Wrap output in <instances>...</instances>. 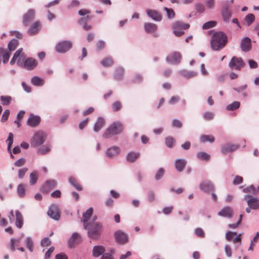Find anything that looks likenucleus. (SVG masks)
<instances>
[{"label":"nucleus","mask_w":259,"mask_h":259,"mask_svg":"<svg viewBox=\"0 0 259 259\" xmlns=\"http://www.w3.org/2000/svg\"><path fill=\"white\" fill-rule=\"evenodd\" d=\"M57 182L55 180H47L40 187V191L44 194H48L52 190L57 187Z\"/></svg>","instance_id":"9b49d317"},{"label":"nucleus","mask_w":259,"mask_h":259,"mask_svg":"<svg viewBox=\"0 0 259 259\" xmlns=\"http://www.w3.org/2000/svg\"><path fill=\"white\" fill-rule=\"evenodd\" d=\"M47 136V134L42 131L36 132L31 140V146L37 147L41 145L46 141Z\"/></svg>","instance_id":"20e7f679"},{"label":"nucleus","mask_w":259,"mask_h":259,"mask_svg":"<svg viewBox=\"0 0 259 259\" xmlns=\"http://www.w3.org/2000/svg\"><path fill=\"white\" fill-rule=\"evenodd\" d=\"M72 47V43L70 40H64L59 41L55 46L57 52L64 54L69 51Z\"/></svg>","instance_id":"423d86ee"},{"label":"nucleus","mask_w":259,"mask_h":259,"mask_svg":"<svg viewBox=\"0 0 259 259\" xmlns=\"http://www.w3.org/2000/svg\"><path fill=\"white\" fill-rule=\"evenodd\" d=\"M12 100V98L10 96H1L0 97L1 104L4 106L9 105L10 104Z\"/></svg>","instance_id":"a18cd8bd"},{"label":"nucleus","mask_w":259,"mask_h":259,"mask_svg":"<svg viewBox=\"0 0 259 259\" xmlns=\"http://www.w3.org/2000/svg\"><path fill=\"white\" fill-rule=\"evenodd\" d=\"M41 118L38 115H35L32 113L30 114L29 117L27 119V124L31 127H36L40 122Z\"/></svg>","instance_id":"412c9836"},{"label":"nucleus","mask_w":259,"mask_h":259,"mask_svg":"<svg viewBox=\"0 0 259 259\" xmlns=\"http://www.w3.org/2000/svg\"><path fill=\"white\" fill-rule=\"evenodd\" d=\"M232 14L230 10V7L227 3L224 5L222 10V16L224 21L227 22L231 17Z\"/></svg>","instance_id":"b1692460"},{"label":"nucleus","mask_w":259,"mask_h":259,"mask_svg":"<svg viewBox=\"0 0 259 259\" xmlns=\"http://www.w3.org/2000/svg\"><path fill=\"white\" fill-rule=\"evenodd\" d=\"M25 245L26 247L30 252H32L34 250V243L32 238L30 236L27 237L25 240Z\"/></svg>","instance_id":"72a5a7b5"},{"label":"nucleus","mask_w":259,"mask_h":259,"mask_svg":"<svg viewBox=\"0 0 259 259\" xmlns=\"http://www.w3.org/2000/svg\"><path fill=\"white\" fill-rule=\"evenodd\" d=\"M195 9L196 11L200 13H202L205 11V7L201 3H197L195 5Z\"/></svg>","instance_id":"69168bd1"},{"label":"nucleus","mask_w":259,"mask_h":259,"mask_svg":"<svg viewBox=\"0 0 259 259\" xmlns=\"http://www.w3.org/2000/svg\"><path fill=\"white\" fill-rule=\"evenodd\" d=\"M29 183L31 185L35 184L38 180V175L37 172L33 171L30 174L29 176Z\"/></svg>","instance_id":"de8ad7c7"},{"label":"nucleus","mask_w":259,"mask_h":259,"mask_svg":"<svg viewBox=\"0 0 259 259\" xmlns=\"http://www.w3.org/2000/svg\"><path fill=\"white\" fill-rule=\"evenodd\" d=\"M241 105L240 102L239 101H234L231 104H228L226 107L227 111H233L239 108Z\"/></svg>","instance_id":"f704fd0d"},{"label":"nucleus","mask_w":259,"mask_h":259,"mask_svg":"<svg viewBox=\"0 0 259 259\" xmlns=\"http://www.w3.org/2000/svg\"><path fill=\"white\" fill-rule=\"evenodd\" d=\"M68 182L69 184L77 191H80L82 190V187L77 183V181L74 178L72 177H69L68 178Z\"/></svg>","instance_id":"4c0bfd02"},{"label":"nucleus","mask_w":259,"mask_h":259,"mask_svg":"<svg viewBox=\"0 0 259 259\" xmlns=\"http://www.w3.org/2000/svg\"><path fill=\"white\" fill-rule=\"evenodd\" d=\"M10 114V111L9 109H6L4 111L2 114V117L1 119L2 122H5L8 119Z\"/></svg>","instance_id":"bf43d9fd"},{"label":"nucleus","mask_w":259,"mask_h":259,"mask_svg":"<svg viewBox=\"0 0 259 259\" xmlns=\"http://www.w3.org/2000/svg\"><path fill=\"white\" fill-rule=\"evenodd\" d=\"M217 24V22L214 21H209L205 23L202 25L203 29H208L214 27Z\"/></svg>","instance_id":"3c124183"},{"label":"nucleus","mask_w":259,"mask_h":259,"mask_svg":"<svg viewBox=\"0 0 259 259\" xmlns=\"http://www.w3.org/2000/svg\"><path fill=\"white\" fill-rule=\"evenodd\" d=\"M55 248L54 246L50 247L48 250L46 252L45 254L44 259H49L51 256L52 253L54 251Z\"/></svg>","instance_id":"774afa93"},{"label":"nucleus","mask_w":259,"mask_h":259,"mask_svg":"<svg viewBox=\"0 0 259 259\" xmlns=\"http://www.w3.org/2000/svg\"><path fill=\"white\" fill-rule=\"evenodd\" d=\"M102 229V224L99 222H96L92 225V223H90L87 227V229H85L87 231L88 236L92 239H98L100 235Z\"/></svg>","instance_id":"7ed1b4c3"},{"label":"nucleus","mask_w":259,"mask_h":259,"mask_svg":"<svg viewBox=\"0 0 259 259\" xmlns=\"http://www.w3.org/2000/svg\"><path fill=\"white\" fill-rule=\"evenodd\" d=\"M239 147L240 145L239 144H233L228 143L221 146V151L223 154H226L238 150Z\"/></svg>","instance_id":"2eb2a0df"},{"label":"nucleus","mask_w":259,"mask_h":259,"mask_svg":"<svg viewBox=\"0 0 259 259\" xmlns=\"http://www.w3.org/2000/svg\"><path fill=\"white\" fill-rule=\"evenodd\" d=\"M120 153V149L117 146H113L108 148L105 152L106 156L108 158H113Z\"/></svg>","instance_id":"4be33fe9"},{"label":"nucleus","mask_w":259,"mask_h":259,"mask_svg":"<svg viewBox=\"0 0 259 259\" xmlns=\"http://www.w3.org/2000/svg\"><path fill=\"white\" fill-rule=\"evenodd\" d=\"M237 235V232L228 231L225 235V238L228 241H232L234 236Z\"/></svg>","instance_id":"5fc2aeb1"},{"label":"nucleus","mask_w":259,"mask_h":259,"mask_svg":"<svg viewBox=\"0 0 259 259\" xmlns=\"http://www.w3.org/2000/svg\"><path fill=\"white\" fill-rule=\"evenodd\" d=\"M228 37L225 33L218 31L213 33L210 40L211 49L214 51L223 49L227 44Z\"/></svg>","instance_id":"f257e3e1"},{"label":"nucleus","mask_w":259,"mask_h":259,"mask_svg":"<svg viewBox=\"0 0 259 259\" xmlns=\"http://www.w3.org/2000/svg\"><path fill=\"white\" fill-rule=\"evenodd\" d=\"M190 27V25L188 24H184L181 21H176L175 22L172 26V28L174 29H182L184 30L188 29Z\"/></svg>","instance_id":"c9c22d12"},{"label":"nucleus","mask_w":259,"mask_h":259,"mask_svg":"<svg viewBox=\"0 0 259 259\" xmlns=\"http://www.w3.org/2000/svg\"><path fill=\"white\" fill-rule=\"evenodd\" d=\"M187 164V160L185 159H177L174 162L175 167L178 172H181L183 171Z\"/></svg>","instance_id":"5701e85b"},{"label":"nucleus","mask_w":259,"mask_h":259,"mask_svg":"<svg viewBox=\"0 0 259 259\" xmlns=\"http://www.w3.org/2000/svg\"><path fill=\"white\" fill-rule=\"evenodd\" d=\"M6 142L7 143L8 146H12L14 142V135L12 133H10L9 134L8 138Z\"/></svg>","instance_id":"0e129e2a"},{"label":"nucleus","mask_w":259,"mask_h":259,"mask_svg":"<svg viewBox=\"0 0 259 259\" xmlns=\"http://www.w3.org/2000/svg\"><path fill=\"white\" fill-rule=\"evenodd\" d=\"M123 125L120 121L112 122L105 131L103 137L109 139L113 136L118 135L123 133Z\"/></svg>","instance_id":"f03ea898"},{"label":"nucleus","mask_w":259,"mask_h":259,"mask_svg":"<svg viewBox=\"0 0 259 259\" xmlns=\"http://www.w3.org/2000/svg\"><path fill=\"white\" fill-rule=\"evenodd\" d=\"M21 240V238H11L10 240V248L12 251L16 250V246H17Z\"/></svg>","instance_id":"79ce46f5"},{"label":"nucleus","mask_w":259,"mask_h":259,"mask_svg":"<svg viewBox=\"0 0 259 259\" xmlns=\"http://www.w3.org/2000/svg\"><path fill=\"white\" fill-rule=\"evenodd\" d=\"M19 44L18 40L17 39L13 38L11 39L8 44V50L11 52L16 49Z\"/></svg>","instance_id":"c03bdc74"},{"label":"nucleus","mask_w":259,"mask_h":259,"mask_svg":"<svg viewBox=\"0 0 259 259\" xmlns=\"http://www.w3.org/2000/svg\"><path fill=\"white\" fill-rule=\"evenodd\" d=\"M240 48L244 52H248L252 49L251 40L249 37L243 38L240 42Z\"/></svg>","instance_id":"dca6fc26"},{"label":"nucleus","mask_w":259,"mask_h":259,"mask_svg":"<svg viewBox=\"0 0 259 259\" xmlns=\"http://www.w3.org/2000/svg\"><path fill=\"white\" fill-rule=\"evenodd\" d=\"M15 225L18 229H21L23 225V217L22 213L18 210L15 211Z\"/></svg>","instance_id":"c756f323"},{"label":"nucleus","mask_w":259,"mask_h":259,"mask_svg":"<svg viewBox=\"0 0 259 259\" xmlns=\"http://www.w3.org/2000/svg\"><path fill=\"white\" fill-rule=\"evenodd\" d=\"M10 55V51L6 49L0 48V56L1 59L3 57V62L4 64H6L8 62Z\"/></svg>","instance_id":"7c9ffc66"},{"label":"nucleus","mask_w":259,"mask_h":259,"mask_svg":"<svg viewBox=\"0 0 259 259\" xmlns=\"http://www.w3.org/2000/svg\"><path fill=\"white\" fill-rule=\"evenodd\" d=\"M51 151V148L49 146H42L37 150V153L40 155H45Z\"/></svg>","instance_id":"09e8293b"},{"label":"nucleus","mask_w":259,"mask_h":259,"mask_svg":"<svg viewBox=\"0 0 259 259\" xmlns=\"http://www.w3.org/2000/svg\"><path fill=\"white\" fill-rule=\"evenodd\" d=\"M144 28L146 33H153L157 30V26L152 23L146 22L144 24Z\"/></svg>","instance_id":"2f4dec72"},{"label":"nucleus","mask_w":259,"mask_h":259,"mask_svg":"<svg viewBox=\"0 0 259 259\" xmlns=\"http://www.w3.org/2000/svg\"><path fill=\"white\" fill-rule=\"evenodd\" d=\"M199 188L205 193H209L214 191V188L212 183L210 180H205L199 185Z\"/></svg>","instance_id":"ddd939ff"},{"label":"nucleus","mask_w":259,"mask_h":259,"mask_svg":"<svg viewBox=\"0 0 259 259\" xmlns=\"http://www.w3.org/2000/svg\"><path fill=\"white\" fill-rule=\"evenodd\" d=\"M172 127L180 128L182 127V122L178 119H174L172 120Z\"/></svg>","instance_id":"e2e57ef3"},{"label":"nucleus","mask_w":259,"mask_h":259,"mask_svg":"<svg viewBox=\"0 0 259 259\" xmlns=\"http://www.w3.org/2000/svg\"><path fill=\"white\" fill-rule=\"evenodd\" d=\"M174 141V138L171 136L165 138V144L168 148H171L173 147Z\"/></svg>","instance_id":"603ef678"},{"label":"nucleus","mask_w":259,"mask_h":259,"mask_svg":"<svg viewBox=\"0 0 259 259\" xmlns=\"http://www.w3.org/2000/svg\"><path fill=\"white\" fill-rule=\"evenodd\" d=\"M165 173V170L163 167L159 168L155 175V179L156 181L160 180L162 178Z\"/></svg>","instance_id":"8fccbe9b"},{"label":"nucleus","mask_w":259,"mask_h":259,"mask_svg":"<svg viewBox=\"0 0 259 259\" xmlns=\"http://www.w3.org/2000/svg\"><path fill=\"white\" fill-rule=\"evenodd\" d=\"M182 55L179 52H174L169 54L166 58V61L170 64L178 65L182 60Z\"/></svg>","instance_id":"9d476101"},{"label":"nucleus","mask_w":259,"mask_h":259,"mask_svg":"<svg viewBox=\"0 0 259 259\" xmlns=\"http://www.w3.org/2000/svg\"><path fill=\"white\" fill-rule=\"evenodd\" d=\"M244 20L247 26H249L255 21V17L253 14H248L245 16Z\"/></svg>","instance_id":"a19ab883"},{"label":"nucleus","mask_w":259,"mask_h":259,"mask_svg":"<svg viewBox=\"0 0 259 259\" xmlns=\"http://www.w3.org/2000/svg\"><path fill=\"white\" fill-rule=\"evenodd\" d=\"M164 10L166 12V16L168 19H172L175 17V13L171 8L165 7Z\"/></svg>","instance_id":"864d4df0"},{"label":"nucleus","mask_w":259,"mask_h":259,"mask_svg":"<svg viewBox=\"0 0 259 259\" xmlns=\"http://www.w3.org/2000/svg\"><path fill=\"white\" fill-rule=\"evenodd\" d=\"M123 74H124V69L122 67H117L115 69L114 78L115 79H117V80L121 79Z\"/></svg>","instance_id":"ea45409f"},{"label":"nucleus","mask_w":259,"mask_h":259,"mask_svg":"<svg viewBox=\"0 0 259 259\" xmlns=\"http://www.w3.org/2000/svg\"><path fill=\"white\" fill-rule=\"evenodd\" d=\"M147 200L149 202H152L155 200V195L154 191H150L147 193Z\"/></svg>","instance_id":"052dcab7"},{"label":"nucleus","mask_w":259,"mask_h":259,"mask_svg":"<svg viewBox=\"0 0 259 259\" xmlns=\"http://www.w3.org/2000/svg\"><path fill=\"white\" fill-rule=\"evenodd\" d=\"M179 74L187 79L191 78L197 75V73L193 71H188L186 70H182L179 72Z\"/></svg>","instance_id":"473e14b6"},{"label":"nucleus","mask_w":259,"mask_h":259,"mask_svg":"<svg viewBox=\"0 0 259 259\" xmlns=\"http://www.w3.org/2000/svg\"><path fill=\"white\" fill-rule=\"evenodd\" d=\"M105 251V248L101 245H96L94 246L92 250V255L95 257H98L100 255H102Z\"/></svg>","instance_id":"cd10ccee"},{"label":"nucleus","mask_w":259,"mask_h":259,"mask_svg":"<svg viewBox=\"0 0 259 259\" xmlns=\"http://www.w3.org/2000/svg\"><path fill=\"white\" fill-rule=\"evenodd\" d=\"M105 123V119L102 117L99 116L98 117L94 125L93 130L95 132H99L102 128L104 126V124Z\"/></svg>","instance_id":"a878e982"},{"label":"nucleus","mask_w":259,"mask_h":259,"mask_svg":"<svg viewBox=\"0 0 259 259\" xmlns=\"http://www.w3.org/2000/svg\"><path fill=\"white\" fill-rule=\"evenodd\" d=\"M203 118L206 120H211L214 118V114L211 112H205L202 115Z\"/></svg>","instance_id":"4d7b16f0"},{"label":"nucleus","mask_w":259,"mask_h":259,"mask_svg":"<svg viewBox=\"0 0 259 259\" xmlns=\"http://www.w3.org/2000/svg\"><path fill=\"white\" fill-rule=\"evenodd\" d=\"M35 11L33 9H29L23 17V24L24 26L28 25L34 19Z\"/></svg>","instance_id":"f3484780"},{"label":"nucleus","mask_w":259,"mask_h":259,"mask_svg":"<svg viewBox=\"0 0 259 259\" xmlns=\"http://www.w3.org/2000/svg\"><path fill=\"white\" fill-rule=\"evenodd\" d=\"M82 241V237L77 232L72 234L68 241V246L69 248H72L76 244H79Z\"/></svg>","instance_id":"4468645a"},{"label":"nucleus","mask_w":259,"mask_h":259,"mask_svg":"<svg viewBox=\"0 0 259 259\" xmlns=\"http://www.w3.org/2000/svg\"><path fill=\"white\" fill-rule=\"evenodd\" d=\"M215 141V138L212 135H203L200 138V141L201 143H205L208 142L209 143H213Z\"/></svg>","instance_id":"58836bf2"},{"label":"nucleus","mask_w":259,"mask_h":259,"mask_svg":"<svg viewBox=\"0 0 259 259\" xmlns=\"http://www.w3.org/2000/svg\"><path fill=\"white\" fill-rule=\"evenodd\" d=\"M48 215L55 221H58L60 218V210L59 206L55 203L50 205L47 211Z\"/></svg>","instance_id":"0eeeda50"},{"label":"nucleus","mask_w":259,"mask_h":259,"mask_svg":"<svg viewBox=\"0 0 259 259\" xmlns=\"http://www.w3.org/2000/svg\"><path fill=\"white\" fill-rule=\"evenodd\" d=\"M22 48H19L16 51L10 61V63L11 65L14 64L17 61V64L19 66H23L26 59L25 55L22 53Z\"/></svg>","instance_id":"39448f33"},{"label":"nucleus","mask_w":259,"mask_h":259,"mask_svg":"<svg viewBox=\"0 0 259 259\" xmlns=\"http://www.w3.org/2000/svg\"><path fill=\"white\" fill-rule=\"evenodd\" d=\"M37 61L35 59L31 57L27 58L25 60L22 67L27 70H32L37 66Z\"/></svg>","instance_id":"aec40b11"},{"label":"nucleus","mask_w":259,"mask_h":259,"mask_svg":"<svg viewBox=\"0 0 259 259\" xmlns=\"http://www.w3.org/2000/svg\"><path fill=\"white\" fill-rule=\"evenodd\" d=\"M244 199L246 200L247 205L254 210L259 209V198L253 197L251 195L244 196Z\"/></svg>","instance_id":"f8f14e48"},{"label":"nucleus","mask_w":259,"mask_h":259,"mask_svg":"<svg viewBox=\"0 0 259 259\" xmlns=\"http://www.w3.org/2000/svg\"><path fill=\"white\" fill-rule=\"evenodd\" d=\"M40 29V23L39 21H36L32 24L27 30V33L30 35H33L36 34Z\"/></svg>","instance_id":"bb28decb"},{"label":"nucleus","mask_w":259,"mask_h":259,"mask_svg":"<svg viewBox=\"0 0 259 259\" xmlns=\"http://www.w3.org/2000/svg\"><path fill=\"white\" fill-rule=\"evenodd\" d=\"M243 182V178L240 176H235L233 181V184L234 185H238Z\"/></svg>","instance_id":"680f3d73"},{"label":"nucleus","mask_w":259,"mask_h":259,"mask_svg":"<svg viewBox=\"0 0 259 259\" xmlns=\"http://www.w3.org/2000/svg\"><path fill=\"white\" fill-rule=\"evenodd\" d=\"M28 169L27 167H23L18 169V177L19 179H22Z\"/></svg>","instance_id":"13d9d810"},{"label":"nucleus","mask_w":259,"mask_h":259,"mask_svg":"<svg viewBox=\"0 0 259 259\" xmlns=\"http://www.w3.org/2000/svg\"><path fill=\"white\" fill-rule=\"evenodd\" d=\"M101 65L105 67L112 66L114 62L111 57H106L101 61Z\"/></svg>","instance_id":"37998d69"},{"label":"nucleus","mask_w":259,"mask_h":259,"mask_svg":"<svg viewBox=\"0 0 259 259\" xmlns=\"http://www.w3.org/2000/svg\"><path fill=\"white\" fill-rule=\"evenodd\" d=\"M196 156L198 159L205 161L209 160L210 158V155L205 152H199Z\"/></svg>","instance_id":"49530a36"},{"label":"nucleus","mask_w":259,"mask_h":259,"mask_svg":"<svg viewBox=\"0 0 259 259\" xmlns=\"http://www.w3.org/2000/svg\"><path fill=\"white\" fill-rule=\"evenodd\" d=\"M146 13L148 17L155 21H160L162 20L161 14L157 11L148 9Z\"/></svg>","instance_id":"393cba45"},{"label":"nucleus","mask_w":259,"mask_h":259,"mask_svg":"<svg viewBox=\"0 0 259 259\" xmlns=\"http://www.w3.org/2000/svg\"><path fill=\"white\" fill-rule=\"evenodd\" d=\"M17 193L19 197L23 198L25 196L26 189L23 184H19L17 186Z\"/></svg>","instance_id":"e433bc0d"},{"label":"nucleus","mask_w":259,"mask_h":259,"mask_svg":"<svg viewBox=\"0 0 259 259\" xmlns=\"http://www.w3.org/2000/svg\"><path fill=\"white\" fill-rule=\"evenodd\" d=\"M140 153L139 152H135L131 151L128 152L126 156V160L130 163H134L140 157Z\"/></svg>","instance_id":"c85d7f7f"},{"label":"nucleus","mask_w":259,"mask_h":259,"mask_svg":"<svg viewBox=\"0 0 259 259\" xmlns=\"http://www.w3.org/2000/svg\"><path fill=\"white\" fill-rule=\"evenodd\" d=\"M195 234L197 236L201 238H203L205 236V233L201 228H197L195 230Z\"/></svg>","instance_id":"338daca9"},{"label":"nucleus","mask_w":259,"mask_h":259,"mask_svg":"<svg viewBox=\"0 0 259 259\" xmlns=\"http://www.w3.org/2000/svg\"><path fill=\"white\" fill-rule=\"evenodd\" d=\"M121 108V104L119 101L113 102L112 104V109L114 112H117Z\"/></svg>","instance_id":"6e6d98bb"},{"label":"nucleus","mask_w":259,"mask_h":259,"mask_svg":"<svg viewBox=\"0 0 259 259\" xmlns=\"http://www.w3.org/2000/svg\"><path fill=\"white\" fill-rule=\"evenodd\" d=\"M218 215L224 218L231 219L233 215V210L230 206H226L218 212Z\"/></svg>","instance_id":"a211bd4d"},{"label":"nucleus","mask_w":259,"mask_h":259,"mask_svg":"<svg viewBox=\"0 0 259 259\" xmlns=\"http://www.w3.org/2000/svg\"><path fill=\"white\" fill-rule=\"evenodd\" d=\"M245 65L243 59L241 57H233L229 63V66L231 69L240 70Z\"/></svg>","instance_id":"6e6552de"},{"label":"nucleus","mask_w":259,"mask_h":259,"mask_svg":"<svg viewBox=\"0 0 259 259\" xmlns=\"http://www.w3.org/2000/svg\"><path fill=\"white\" fill-rule=\"evenodd\" d=\"M115 242L119 244H124L128 241L127 235L120 230L116 231L113 234Z\"/></svg>","instance_id":"1a4fd4ad"},{"label":"nucleus","mask_w":259,"mask_h":259,"mask_svg":"<svg viewBox=\"0 0 259 259\" xmlns=\"http://www.w3.org/2000/svg\"><path fill=\"white\" fill-rule=\"evenodd\" d=\"M93 208L92 207H90L85 212H83V219L82 222L83 223L84 229H87L88 225L90 224V223H89V221L93 215Z\"/></svg>","instance_id":"6ab92c4d"}]
</instances>
